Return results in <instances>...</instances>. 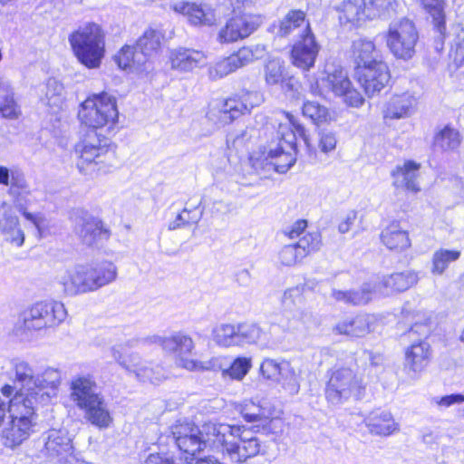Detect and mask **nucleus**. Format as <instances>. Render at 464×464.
Returning a JSON list of instances; mask_svg holds the SVG:
<instances>
[{
	"label": "nucleus",
	"mask_w": 464,
	"mask_h": 464,
	"mask_svg": "<svg viewBox=\"0 0 464 464\" xmlns=\"http://www.w3.org/2000/svg\"><path fill=\"white\" fill-rule=\"evenodd\" d=\"M377 281L364 283L358 290L342 291L334 289L332 296L347 304L363 305L372 300L373 292L380 291Z\"/></svg>",
	"instance_id": "32"
},
{
	"label": "nucleus",
	"mask_w": 464,
	"mask_h": 464,
	"mask_svg": "<svg viewBox=\"0 0 464 464\" xmlns=\"http://www.w3.org/2000/svg\"><path fill=\"white\" fill-rule=\"evenodd\" d=\"M72 50L78 61L89 69L99 68L105 55V34L95 23L80 26L69 36Z\"/></svg>",
	"instance_id": "5"
},
{
	"label": "nucleus",
	"mask_w": 464,
	"mask_h": 464,
	"mask_svg": "<svg viewBox=\"0 0 464 464\" xmlns=\"http://www.w3.org/2000/svg\"><path fill=\"white\" fill-rule=\"evenodd\" d=\"M149 340L152 343L159 344L166 353H174L181 367L182 361L189 360L186 356L191 353L195 348L192 338L179 332L169 336L153 335Z\"/></svg>",
	"instance_id": "17"
},
{
	"label": "nucleus",
	"mask_w": 464,
	"mask_h": 464,
	"mask_svg": "<svg viewBox=\"0 0 464 464\" xmlns=\"http://www.w3.org/2000/svg\"><path fill=\"white\" fill-rule=\"evenodd\" d=\"M421 5L430 14L435 30L440 34L446 30L445 1L444 0H421Z\"/></svg>",
	"instance_id": "43"
},
{
	"label": "nucleus",
	"mask_w": 464,
	"mask_h": 464,
	"mask_svg": "<svg viewBox=\"0 0 464 464\" xmlns=\"http://www.w3.org/2000/svg\"><path fill=\"white\" fill-rule=\"evenodd\" d=\"M418 39L413 22L406 18L391 23L386 34V43L391 53L402 60L413 57Z\"/></svg>",
	"instance_id": "10"
},
{
	"label": "nucleus",
	"mask_w": 464,
	"mask_h": 464,
	"mask_svg": "<svg viewBox=\"0 0 464 464\" xmlns=\"http://www.w3.org/2000/svg\"><path fill=\"white\" fill-rule=\"evenodd\" d=\"M102 394L94 377L90 373L77 374L70 382V398L78 409Z\"/></svg>",
	"instance_id": "16"
},
{
	"label": "nucleus",
	"mask_w": 464,
	"mask_h": 464,
	"mask_svg": "<svg viewBox=\"0 0 464 464\" xmlns=\"http://www.w3.org/2000/svg\"><path fill=\"white\" fill-rule=\"evenodd\" d=\"M138 343V340L131 339L111 348L113 359L126 371L134 374L144 363L138 353L130 352V348L136 346Z\"/></svg>",
	"instance_id": "30"
},
{
	"label": "nucleus",
	"mask_w": 464,
	"mask_h": 464,
	"mask_svg": "<svg viewBox=\"0 0 464 464\" xmlns=\"http://www.w3.org/2000/svg\"><path fill=\"white\" fill-rule=\"evenodd\" d=\"M265 53V46L261 44L242 47L229 56L216 62L208 70L209 76L214 80L223 78L255 60L262 58Z\"/></svg>",
	"instance_id": "12"
},
{
	"label": "nucleus",
	"mask_w": 464,
	"mask_h": 464,
	"mask_svg": "<svg viewBox=\"0 0 464 464\" xmlns=\"http://www.w3.org/2000/svg\"><path fill=\"white\" fill-rule=\"evenodd\" d=\"M419 281L418 274L412 270H407L401 273H394L382 278L377 282L381 286V292H402L408 290Z\"/></svg>",
	"instance_id": "33"
},
{
	"label": "nucleus",
	"mask_w": 464,
	"mask_h": 464,
	"mask_svg": "<svg viewBox=\"0 0 464 464\" xmlns=\"http://www.w3.org/2000/svg\"><path fill=\"white\" fill-rule=\"evenodd\" d=\"M433 401L440 408H449L454 404H460L464 402V395L462 394H450L443 397H436Z\"/></svg>",
	"instance_id": "62"
},
{
	"label": "nucleus",
	"mask_w": 464,
	"mask_h": 464,
	"mask_svg": "<svg viewBox=\"0 0 464 464\" xmlns=\"http://www.w3.org/2000/svg\"><path fill=\"white\" fill-rule=\"evenodd\" d=\"M303 115L312 120L314 123H319L326 120L327 110L315 102H305L302 108Z\"/></svg>",
	"instance_id": "54"
},
{
	"label": "nucleus",
	"mask_w": 464,
	"mask_h": 464,
	"mask_svg": "<svg viewBox=\"0 0 464 464\" xmlns=\"http://www.w3.org/2000/svg\"><path fill=\"white\" fill-rule=\"evenodd\" d=\"M262 24L259 15L244 14L230 18L218 34L220 43H233L248 37Z\"/></svg>",
	"instance_id": "15"
},
{
	"label": "nucleus",
	"mask_w": 464,
	"mask_h": 464,
	"mask_svg": "<svg viewBox=\"0 0 464 464\" xmlns=\"http://www.w3.org/2000/svg\"><path fill=\"white\" fill-rule=\"evenodd\" d=\"M92 265L96 275V278L92 282L94 283L93 285L102 288L116 280L118 271L117 266L112 262L102 261Z\"/></svg>",
	"instance_id": "46"
},
{
	"label": "nucleus",
	"mask_w": 464,
	"mask_h": 464,
	"mask_svg": "<svg viewBox=\"0 0 464 464\" xmlns=\"http://www.w3.org/2000/svg\"><path fill=\"white\" fill-rule=\"evenodd\" d=\"M135 376L143 382L148 381L152 383H157L161 381L163 374L160 373V369L157 366L153 368L149 362H144L142 366L138 369Z\"/></svg>",
	"instance_id": "57"
},
{
	"label": "nucleus",
	"mask_w": 464,
	"mask_h": 464,
	"mask_svg": "<svg viewBox=\"0 0 464 464\" xmlns=\"http://www.w3.org/2000/svg\"><path fill=\"white\" fill-rule=\"evenodd\" d=\"M417 106L416 97L410 92L394 94L388 102L383 111L384 117L390 119H401L411 115Z\"/></svg>",
	"instance_id": "31"
},
{
	"label": "nucleus",
	"mask_w": 464,
	"mask_h": 464,
	"mask_svg": "<svg viewBox=\"0 0 464 464\" xmlns=\"http://www.w3.org/2000/svg\"><path fill=\"white\" fill-rule=\"evenodd\" d=\"M242 415L243 418L249 422L260 421L265 423L268 420V416L266 415V411L260 406L255 404L246 406L242 411Z\"/></svg>",
	"instance_id": "59"
},
{
	"label": "nucleus",
	"mask_w": 464,
	"mask_h": 464,
	"mask_svg": "<svg viewBox=\"0 0 464 464\" xmlns=\"http://www.w3.org/2000/svg\"><path fill=\"white\" fill-rule=\"evenodd\" d=\"M200 428L195 426L193 423L188 421L187 420H179L170 427V434L168 438L173 442V444H177L179 440H183L186 438L189 437L193 432H198V430Z\"/></svg>",
	"instance_id": "49"
},
{
	"label": "nucleus",
	"mask_w": 464,
	"mask_h": 464,
	"mask_svg": "<svg viewBox=\"0 0 464 464\" xmlns=\"http://www.w3.org/2000/svg\"><path fill=\"white\" fill-rule=\"evenodd\" d=\"M0 234L4 239L15 246H22L24 242V233L19 223V218L6 203H3L0 214Z\"/></svg>",
	"instance_id": "24"
},
{
	"label": "nucleus",
	"mask_w": 464,
	"mask_h": 464,
	"mask_svg": "<svg viewBox=\"0 0 464 464\" xmlns=\"http://www.w3.org/2000/svg\"><path fill=\"white\" fill-rule=\"evenodd\" d=\"M310 89L314 95L326 96L332 92L335 96L343 97L344 102L352 107H360L364 102L362 94L353 88L346 71L334 64H327Z\"/></svg>",
	"instance_id": "7"
},
{
	"label": "nucleus",
	"mask_w": 464,
	"mask_h": 464,
	"mask_svg": "<svg viewBox=\"0 0 464 464\" xmlns=\"http://www.w3.org/2000/svg\"><path fill=\"white\" fill-rule=\"evenodd\" d=\"M261 102V97L256 92H246L238 99L230 98L212 108L208 113L209 120L216 124L225 125L241 115L250 112Z\"/></svg>",
	"instance_id": "11"
},
{
	"label": "nucleus",
	"mask_w": 464,
	"mask_h": 464,
	"mask_svg": "<svg viewBox=\"0 0 464 464\" xmlns=\"http://www.w3.org/2000/svg\"><path fill=\"white\" fill-rule=\"evenodd\" d=\"M454 44L458 50L464 51V18L454 27Z\"/></svg>",
	"instance_id": "64"
},
{
	"label": "nucleus",
	"mask_w": 464,
	"mask_h": 464,
	"mask_svg": "<svg viewBox=\"0 0 464 464\" xmlns=\"http://www.w3.org/2000/svg\"><path fill=\"white\" fill-rule=\"evenodd\" d=\"M0 113L9 120L18 119L21 108L14 99L13 89L8 81L0 78Z\"/></svg>",
	"instance_id": "37"
},
{
	"label": "nucleus",
	"mask_w": 464,
	"mask_h": 464,
	"mask_svg": "<svg viewBox=\"0 0 464 464\" xmlns=\"http://www.w3.org/2000/svg\"><path fill=\"white\" fill-rule=\"evenodd\" d=\"M339 334H345L352 337H362L370 331L368 315H357L352 318H345L340 321L334 328Z\"/></svg>",
	"instance_id": "38"
},
{
	"label": "nucleus",
	"mask_w": 464,
	"mask_h": 464,
	"mask_svg": "<svg viewBox=\"0 0 464 464\" xmlns=\"http://www.w3.org/2000/svg\"><path fill=\"white\" fill-rule=\"evenodd\" d=\"M461 252L457 249L440 248L433 253L431 273L441 276L450 264L459 260Z\"/></svg>",
	"instance_id": "44"
},
{
	"label": "nucleus",
	"mask_w": 464,
	"mask_h": 464,
	"mask_svg": "<svg viewBox=\"0 0 464 464\" xmlns=\"http://www.w3.org/2000/svg\"><path fill=\"white\" fill-rule=\"evenodd\" d=\"M285 117V122H280L277 130L278 143L276 147L270 146L268 150L263 153L262 158L256 160L254 163L256 168L285 173L296 160L297 136L307 143L304 128L293 115L286 113Z\"/></svg>",
	"instance_id": "2"
},
{
	"label": "nucleus",
	"mask_w": 464,
	"mask_h": 464,
	"mask_svg": "<svg viewBox=\"0 0 464 464\" xmlns=\"http://www.w3.org/2000/svg\"><path fill=\"white\" fill-rule=\"evenodd\" d=\"M460 144L459 133L449 126L440 130L434 137L433 146L442 151L453 150Z\"/></svg>",
	"instance_id": "45"
},
{
	"label": "nucleus",
	"mask_w": 464,
	"mask_h": 464,
	"mask_svg": "<svg viewBox=\"0 0 464 464\" xmlns=\"http://www.w3.org/2000/svg\"><path fill=\"white\" fill-rule=\"evenodd\" d=\"M355 68L374 65L383 63L381 53L376 49L372 41L360 38L353 41L352 45Z\"/></svg>",
	"instance_id": "29"
},
{
	"label": "nucleus",
	"mask_w": 464,
	"mask_h": 464,
	"mask_svg": "<svg viewBox=\"0 0 464 464\" xmlns=\"http://www.w3.org/2000/svg\"><path fill=\"white\" fill-rule=\"evenodd\" d=\"M295 245L304 253V256H306L311 252L319 249L321 246V236L318 232L304 233Z\"/></svg>",
	"instance_id": "55"
},
{
	"label": "nucleus",
	"mask_w": 464,
	"mask_h": 464,
	"mask_svg": "<svg viewBox=\"0 0 464 464\" xmlns=\"http://www.w3.org/2000/svg\"><path fill=\"white\" fill-rule=\"evenodd\" d=\"M82 266H83L87 293L94 292V291L100 289L98 285H93L94 283H92V280H94L96 278V275H95V272L93 271L92 265H91V264L83 265L82 264Z\"/></svg>",
	"instance_id": "63"
},
{
	"label": "nucleus",
	"mask_w": 464,
	"mask_h": 464,
	"mask_svg": "<svg viewBox=\"0 0 464 464\" xmlns=\"http://www.w3.org/2000/svg\"><path fill=\"white\" fill-rule=\"evenodd\" d=\"M300 380L301 377L299 373L287 362V364H285L283 372L280 374L276 383H278L281 389L288 395H295L300 391Z\"/></svg>",
	"instance_id": "47"
},
{
	"label": "nucleus",
	"mask_w": 464,
	"mask_h": 464,
	"mask_svg": "<svg viewBox=\"0 0 464 464\" xmlns=\"http://www.w3.org/2000/svg\"><path fill=\"white\" fill-rule=\"evenodd\" d=\"M113 60L120 69L140 70L146 63L144 55L134 50L131 45L125 44L114 55Z\"/></svg>",
	"instance_id": "39"
},
{
	"label": "nucleus",
	"mask_w": 464,
	"mask_h": 464,
	"mask_svg": "<svg viewBox=\"0 0 464 464\" xmlns=\"http://www.w3.org/2000/svg\"><path fill=\"white\" fill-rule=\"evenodd\" d=\"M118 116L116 99L107 92L94 94L86 99L78 112L81 122L92 129H111Z\"/></svg>",
	"instance_id": "8"
},
{
	"label": "nucleus",
	"mask_w": 464,
	"mask_h": 464,
	"mask_svg": "<svg viewBox=\"0 0 464 464\" xmlns=\"http://www.w3.org/2000/svg\"><path fill=\"white\" fill-rule=\"evenodd\" d=\"M324 396L328 403L340 406L350 400H360L366 391L362 374L351 366L335 365L327 372Z\"/></svg>",
	"instance_id": "4"
},
{
	"label": "nucleus",
	"mask_w": 464,
	"mask_h": 464,
	"mask_svg": "<svg viewBox=\"0 0 464 464\" xmlns=\"http://www.w3.org/2000/svg\"><path fill=\"white\" fill-rule=\"evenodd\" d=\"M8 194L13 198L16 209L40 231L43 218L38 214H33L27 211L34 199L29 184L21 171H14L13 173L11 188H8Z\"/></svg>",
	"instance_id": "13"
},
{
	"label": "nucleus",
	"mask_w": 464,
	"mask_h": 464,
	"mask_svg": "<svg viewBox=\"0 0 464 464\" xmlns=\"http://www.w3.org/2000/svg\"><path fill=\"white\" fill-rule=\"evenodd\" d=\"M304 257V253L295 244L285 246L279 252V260L282 265L294 266Z\"/></svg>",
	"instance_id": "56"
},
{
	"label": "nucleus",
	"mask_w": 464,
	"mask_h": 464,
	"mask_svg": "<svg viewBox=\"0 0 464 464\" xmlns=\"http://www.w3.org/2000/svg\"><path fill=\"white\" fill-rule=\"evenodd\" d=\"M76 151L80 155L77 167L84 175L107 173L113 167V152L109 150L106 141L86 140L77 145Z\"/></svg>",
	"instance_id": "9"
},
{
	"label": "nucleus",
	"mask_w": 464,
	"mask_h": 464,
	"mask_svg": "<svg viewBox=\"0 0 464 464\" xmlns=\"http://www.w3.org/2000/svg\"><path fill=\"white\" fill-rule=\"evenodd\" d=\"M79 410L83 412L88 422L101 430L108 429L113 421L108 402L102 394Z\"/></svg>",
	"instance_id": "26"
},
{
	"label": "nucleus",
	"mask_w": 464,
	"mask_h": 464,
	"mask_svg": "<svg viewBox=\"0 0 464 464\" xmlns=\"http://www.w3.org/2000/svg\"><path fill=\"white\" fill-rule=\"evenodd\" d=\"M238 346L256 344L261 348L272 345L270 334L267 331L253 322L237 324Z\"/></svg>",
	"instance_id": "28"
},
{
	"label": "nucleus",
	"mask_w": 464,
	"mask_h": 464,
	"mask_svg": "<svg viewBox=\"0 0 464 464\" xmlns=\"http://www.w3.org/2000/svg\"><path fill=\"white\" fill-rule=\"evenodd\" d=\"M420 164L413 160H405L397 165L391 173L393 187L411 193L420 191Z\"/></svg>",
	"instance_id": "20"
},
{
	"label": "nucleus",
	"mask_w": 464,
	"mask_h": 464,
	"mask_svg": "<svg viewBox=\"0 0 464 464\" xmlns=\"http://www.w3.org/2000/svg\"><path fill=\"white\" fill-rule=\"evenodd\" d=\"M381 239L389 249L398 252L411 246L408 232L402 229L397 222H392L382 231Z\"/></svg>",
	"instance_id": "35"
},
{
	"label": "nucleus",
	"mask_w": 464,
	"mask_h": 464,
	"mask_svg": "<svg viewBox=\"0 0 464 464\" xmlns=\"http://www.w3.org/2000/svg\"><path fill=\"white\" fill-rule=\"evenodd\" d=\"M265 79L269 85H276L283 82V65L280 60L268 61L265 68Z\"/></svg>",
	"instance_id": "53"
},
{
	"label": "nucleus",
	"mask_w": 464,
	"mask_h": 464,
	"mask_svg": "<svg viewBox=\"0 0 464 464\" xmlns=\"http://www.w3.org/2000/svg\"><path fill=\"white\" fill-rule=\"evenodd\" d=\"M363 421L372 435L388 437L400 430V424L389 411L374 410L364 418Z\"/></svg>",
	"instance_id": "23"
},
{
	"label": "nucleus",
	"mask_w": 464,
	"mask_h": 464,
	"mask_svg": "<svg viewBox=\"0 0 464 464\" xmlns=\"http://www.w3.org/2000/svg\"><path fill=\"white\" fill-rule=\"evenodd\" d=\"M251 137L252 134L249 132L247 128L237 130L228 133L227 136V143L228 147L232 146L235 149H238L239 147H242Z\"/></svg>",
	"instance_id": "60"
},
{
	"label": "nucleus",
	"mask_w": 464,
	"mask_h": 464,
	"mask_svg": "<svg viewBox=\"0 0 464 464\" xmlns=\"http://www.w3.org/2000/svg\"><path fill=\"white\" fill-rule=\"evenodd\" d=\"M295 30L301 33L300 35L312 33L305 14L301 10H291L285 14L280 22L278 34L287 36Z\"/></svg>",
	"instance_id": "36"
},
{
	"label": "nucleus",
	"mask_w": 464,
	"mask_h": 464,
	"mask_svg": "<svg viewBox=\"0 0 464 464\" xmlns=\"http://www.w3.org/2000/svg\"><path fill=\"white\" fill-rule=\"evenodd\" d=\"M207 445L220 449L223 455L233 463H245L259 454H265L264 445L256 436L245 426L227 423L207 422L198 432H193L175 446L179 450L198 458V453Z\"/></svg>",
	"instance_id": "1"
},
{
	"label": "nucleus",
	"mask_w": 464,
	"mask_h": 464,
	"mask_svg": "<svg viewBox=\"0 0 464 464\" xmlns=\"http://www.w3.org/2000/svg\"><path fill=\"white\" fill-rule=\"evenodd\" d=\"M170 8L177 14L187 17L192 25H211L216 18L213 10L206 5L179 1L170 5Z\"/></svg>",
	"instance_id": "22"
},
{
	"label": "nucleus",
	"mask_w": 464,
	"mask_h": 464,
	"mask_svg": "<svg viewBox=\"0 0 464 464\" xmlns=\"http://www.w3.org/2000/svg\"><path fill=\"white\" fill-rule=\"evenodd\" d=\"M335 135L329 131H323L320 133L319 148L322 152L328 153L334 150L336 147Z\"/></svg>",
	"instance_id": "61"
},
{
	"label": "nucleus",
	"mask_w": 464,
	"mask_h": 464,
	"mask_svg": "<svg viewBox=\"0 0 464 464\" xmlns=\"http://www.w3.org/2000/svg\"><path fill=\"white\" fill-rule=\"evenodd\" d=\"M162 34L155 29L149 28L137 41V47L140 53L144 55L145 63L149 57L156 55L160 50Z\"/></svg>",
	"instance_id": "41"
},
{
	"label": "nucleus",
	"mask_w": 464,
	"mask_h": 464,
	"mask_svg": "<svg viewBox=\"0 0 464 464\" xmlns=\"http://www.w3.org/2000/svg\"><path fill=\"white\" fill-rule=\"evenodd\" d=\"M368 20L387 19L396 13L397 0H363Z\"/></svg>",
	"instance_id": "40"
},
{
	"label": "nucleus",
	"mask_w": 464,
	"mask_h": 464,
	"mask_svg": "<svg viewBox=\"0 0 464 464\" xmlns=\"http://www.w3.org/2000/svg\"><path fill=\"white\" fill-rule=\"evenodd\" d=\"M213 341L222 347L238 346L237 324H220L212 329Z\"/></svg>",
	"instance_id": "42"
},
{
	"label": "nucleus",
	"mask_w": 464,
	"mask_h": 464,
	"mask_svg": "<svg viewBox=\"0 0 464 464\" xmlns=\"http://www.w3.org/2000/svg\"><path fill=\"white\" fill-rule=\"evenodd\" d=\"M223 359L220 357H213L206 362H199L196 360H183L182 367L189 371H222Z\"/></svg>",
	"instance_id": "52"
},
{
	"label": "nucleus",
	"mask_w": 464,
	"mask_h": 464,
	"mask_svg": "<svg viewBox=\"0 0 464 464\" xmlns=\"http://www.w3.org/2000/svg\"><path fill=\"white\" fill-rule=\"evenodd\" d=\"M75 231L88 246L96 245L109 237V233L102 227V223L87 214L77 218Z\"/></svg>",
	"instance_id": "27"
},
{
	"label": "nucleus",
	"mask_w": 464,
	"mask_h": 464,
	"mask_svg": "<svg viewBox=\"0 0 464 464\" xmlns=\"http://www.w3.org/2000/svg\"><path fill=\"white\" fill-rule=\"evenodd\" d=\"M303 288L296 286L287 289L283 295V304L286 309H292L294 306H300L303 302Z\"/></svg>",
	"instance_id": "58"
},
{
	"label": "nucleus",
	"mask_w": 464,
	"mask_h": 464,
	"mask_svg": "<svg viewBox=\"0 0 464 464\" xmlns=\"http://www.w3.org/2000/svg\"><path fill=\"white\" fill-rule=\"evenodd\" d=\"M66 317L67 310L62 302H37L24 313L22 321L14 326V334L21 340L30 341L34 333L57 327Z\"/></svg>",
	"instance_id": "3"
},
{
	"label": "nucleus",
	"mask_w": 464,
	"mask_h": 464,
	"mask_svg": "<svg viewBox=\"0 0 464 464\" xmlns=\"http://www.w3.org/2000/svg\"><path fill=\"white\" fill-rule=\"evenodd\" d=\"M336 10L343 24L357 27L368 20L363 0H343Z\"/></svg>",
	"instance_id": "34"
},
{
	"label": "nucleus",
	"mask_w": 464,
	"mask_h": 464,
	"mask_svg": "<svg viewBox=\"0 0 464 464\" xmlns=\"http://www.w3.org/2000/svg\"><path fill=\"white\" fill-rule=\"evenodd\" d=\"M56 278L63 293L67 296L87 293L82 264L61 271Z\"/></svg>",
	"instance_id": "25"
},
{
	"label": "nucleus",
	"mask_w": 464,
	"mask_h": 464,
	"mask_svg": "<svg viewBox=\"0 0 464 464\" xmlns=\"http://www.w3.org/2000/svg\"><path fill=\"white\" fill-rule=\"evenodd\" d=\"M251 359L246 357H238L234 360L229 368L223 370V376H230L234 380H242L251 368Z\"/></svg>",
	"instance_id": "51"
},
{
	"label": "nucleus",
	"mask_w": 464,
	"mask_h": 464,
	"mask_svg": "<svg viewBox=\"0 0 464 464\" xmlns=\"http://www.w3.org/2000/svg\"><path fill=\"white\" fill-rule=\"evenodd\" d=\"M287 362L286 361L278 362L275 359L266 358L260 365V372L264 379L276 382L283 372L285 364H287Z\"/></svg>",
	"instance_id": "50"
},
{
	"label": "nucleus",
	"mask_w": 464,
	"mask_h": 464,
	"mask_svg": "<svg viewBox=\"0 0 464 464\" xmlns=\"http://www.w3.org/2000/svg\"><path fill=\"white\" fill-rule=\"evenodd\" d=\"M171 68L182 72H192L207 63V55L201 50L179 47L170 51Z\"/></svg>",
	"instance_id": "21"
},
{
	"label": "nucleus",
	"mask_w": 464,
	"mask_h": 464,
	"mask_svg": "<svg viewBox=\"0 0 464 464\" xmlns=\"http://www.w3.org/2000/svg\"><path fill=\"white\" fill-rule=\"evenodd\" d=\"M431 348L428 342L420 340L405 350L404 368L407 373L416 378L428 366L431 359Z\"/></svg>",
	"instance_id": "19"
},
{
	"label": "nucleus",
	"mask_w": 464,
	"mask_h": 464,
	"mask_svg": "<svg viewBox=\"0 0 464 464\" xmlns=\"http://www.w3.org/2000/svg\"><path fill=\"white\" fill-rule=\"evenodd\" d=\"M46 104L52 108H62L64 101V88L56 79L51 78L46 82Z\"/></svg>",
	"instance_id": "48"
},
{
	"label": "nucleus",
	"mask_w": 464,
	"mask_h": 464,
	"mask_svg": "<svg viewBox=\"0 0 464 464\" xmlns=\"http://www.w3.org/2000/svg\"><path fill=\"white\" fill-rule=\"evenodd\" d=\"M40 458L51 464H84L75 452L72 437L65 428H52L44 431L35 441Z\"/></svg>",
	"instance_id": "6"
},
{
	"label": "nucleus",
	"mask_w": 464,
	"mask_h": 464,
	"mask_svg": "<svg viewBox=\"0 0 464 464\" xmlns=\"http://www.w3.org/2000/svg\"><path fill=\"white\" fill-rule=\"evenodd\" d=\"M355 77L368 97L381 92L390 82L391 73L385 62L355 68Z\"/></svg>",
	"instance_id": "14"
},
{
	"label": "nucleus",
	"mask_w": 464,
	"mask_h": 464,
	"mask_svg": "<svg viewBox=\"0 0 464 464\" xmlns=\"http://www.w3.org/2000/svg\"><path fill=\"white\" fill-rule=\"evenodd\" d=\"M320 46L313 33L300 35L292 49L293 63L296 67L308 71L314 66Z\"/></svg>",
	"instance_id": "18"
}]
</instances>
